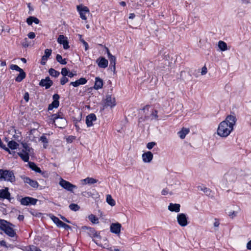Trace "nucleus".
<instances>
[{"label":"nucleus","instance_id":"obj_11","mask_svg":"<svg viewBox=\"0 0 251 251\" xmlns=\"http://www.w3.org/2000/svg\"><path fill=\"white\" fill-rule=\"evenodd\" d=\"M60 97L57 94H55L53 95L52 99L53 101L49 105L48 110H52L53 108H57L59 105V99Z\"/></svg>","mask_w":251,"mask_h":251},{"label":"nucleus","instance_id":"obj_3","mask_svg":"<svg viewBox=\"0 0 251 251\" xmlns=\"http://www.w3.org/2000/svg\"><path fill=\"white\" fill-rule=\"evenodd\" d=\"M0 179L11 183H13L16 181L15 176L13 171L3 169H0Z\"/></svg>","mask_w":251,"mask_h":251},{"label":"nucleus","instance_id":"obj_50","mask_svg":"<svg viewBox=\"0 0 251 251\" xmlns=\"http://www.w3.org/2000/svg\"><path fill=\"white\" fill-rule=\"evenodd\" d=\"M22 46L24 47H27L29 46V43L27 38L24 39L22 43Z\"/></svg>","mask_w":251,"mask_h":251},{"label":"nucleus","instance_id":"obj_49","mask_svg":"<svg viewBox=\"0 0 251 251\" xmlns=\"http://www.w3.org/2000/svg\"><path fill=\"white\" fill-rule=\"evenodd\" d=\"M51 54V50L50 49H46L45 50V55L44 56H46L49 58Z\"/></svg>","mask_w":251,"mask_h":251},{"label":"nucleus","instance_id":"obj_7","mask_svg":"<svg viewBox=\"0 0 251 251\" xmlns=\"http://www.w3.org/2000/svg\"><path fill=\"white\" fill-rule=\"evenodd\" d=\"M116 105L115 99L112 97L111 95H106L104 100V104L103 105V109L110 107L111 108L115 106Z\"/></svg>","mask_w":251,"mask_h":251},{"label":"nucleus","instance_id":"obj_25","mask_svg":"<svg viewBox=\"0 0 251 251\" xmlns=\"http://www.w3.org/2000/svg\"><path fill=\"white\" fill-rule=\"evenodd\" d=\"M189 132L190 130L189 128L183 127L180 131L178 132V135L181 139H183Z\"/></svg>","mask_w":251,"mask_h":251},{"label":"nucleus","instance_id":"obj_38","mask_svg":"<svg viewBox=\"0 0 251 251\" xmlns=\"http://www.w3.org/2000/svg\"><path fill=\"white\" fill-rule=\"evenodd\" d=\"M151 115V116L152 120H155L156 121H158V111L156 109H154L152 111Z\"/></svg>","mask_w":251,"mask_h":251},{"label":"nucleus","instance_id":"obj_39","mask_svg":"<svg viewBox=\"0 0 251 251\" xmlns=\"http://www.w3.org/2000/svg\"><path fill=\"white\" fill-rule=\"evenodd\" d=\"M24 149L25 151L28 152V154H31L33 152V149L31 148H30L26 143H24L23 144Z\"/></svg>","mask_w":251,"mask_h":251},{"label":"nucleus","instance_id":"obj_55","mask_svg":"<svg viewBox=\"0 0 251 251\" xmlns=\"http://www.w3.org/2000/svg\"><path fill=\"white\" fill-rule=\"evenodd\" d=\"M32 17H29L26 19V22L29 25H31L33 23V19H32Z\"/></svg>","mask_w":251,"mask_h":251},{"label":"nucleus","instance_id":"obj_54","mask_svg":"<svg viewBox=\"0 0 251 251\" xmlns=\"http://www.w3.org/2000/svg\"><path fill=\"white\" fill-rule=\"evenodd\" d=\"M207 72V68L205 66H203L201 69V74L202 75H205Z\"/></svg>","mask_w":251,"mask_h":251},{"label":"nucleus","instance_id":"obj_46","mask_svg":"<svg viewBox=\"0 0 251 251\" xmlns=\"http://www.w3.org/2000/svg\"><path fill=\"white\" fill-rule=\"evenodd\" d=\"M69 79L65 76H63V77L60 79V83L61 85H63L67 82H68Z\"/></svg>","mask_w":251,"mask_h":251},{"label":"nucleus","instance_id":"obj_22","mask_svg":"<svg viewBox=\"0 0 251 251\" xmlns=\"http://www.w3.org/2000/svg\"><path fill=\"white\" fill-rule=\"evenodd\" d=\"M10 196V193L8 192V188H5L4 189L0 190V199H9Z\"/></svg>","mask_w":251,"mask_h":251},{"label":"nucleus","instance_id":"obj_12","mask_svg":"<svg viewBox=\"0 0 251 251\" xmlns=\"http://www.w3.org/2000/svg\"><path fill=\"white\" fill-rule=\"evenodd\" d=\"M57 42L59 44H61L63 46L65 50H67L69 48V42L67 38L63 35H60L57 39Z\"/></svg>","mask_w":251,"mask_h":251},{"label":"nucleus","instance_id":"obj_64","mask_svg":"<svg viewBox=\"0 0 251 251\" xmlns=\"http://www.w3.org/2000/svg\"><path fill=\"white\" fill-rule=\"evenodd\" d=\"M0 245L3 247H6V242L4 240H2V241H0Z\"/></svg>","mask_w":251,"mask_h":251},{"label":"nucleus","instance_id":"obj_9","mask_svg":"<svg viewBox=\"0 0 251 251\" xmlns=\"http://www.w3.org/2000/svg\"><path fill=\"white\" fill-rule=\"evenodd\" d=\"M59 185L63 188L71 192H72L74 189L76 188V186L75 185H73L69 181L63 179H61L60 181Z\"/></svg>","mask_w":251,"mask_h":251},{"label":"nucleus","instance_id":"obj_35","mask_svg":"<svg viewBox=\"0 0 251 251\" xmlns=\"http://www.w3.org/2000/svg\"><path fill=\"white\" fill-rule=\"evenodd\" d=\"M56 59L58 62L62 65H65L67 64L66 59H63L62 56L60 54H57Z\"/></svg>","mask_w":251,"mask_h":251},{"label":"nucleus","instance_id":"obj_27","mask_svg":"<svg viewBox=\"0 0 251 251\" xmlns=\"http://www.w3.org/2000/svg\"><path fill=\"white\" fill-rule=\"evenodd\" d=\"M103 86V81L99 77H96L94 85V88L96 90H98L102 88Z\"/></svg>","mask_w":251,"mask_h":251},{"label":"nucleus","instance_id":"obj_43","mask_svg":"<svg viewBox=\"0 0 251 251\" xmlns=\"http://www.w3.org/2000/svg\"><path fill=\"white\" fill-rule=\"evenodd\" d=\"M79 84V85H84L87 83V79L84 77H81L78 80H76Z\"/></svg>","mask_w":251,"mask_h":251},{"label":"nucleus","instance_id":"obj_8","mask_svg":"<svg viewBox=\"0 0 251 251\" xmlns=\"http://www.w3.org/2000/svg\"><path fill=\"white\" fill-rule=\"evenodd\" d=\"M176 219L178 224L181 226H185L188 224V217L184 213L177 214Z\"/></svg>","mask_w":251,"mask_h":251},{"label":"nucleus","instance_id":"obj_51","mask_svg":"<svg viewBox=\"0 0 251 251\" xmlns=\"http://www.w3.org/2000/svg\"><path fill=\"white\" fill-rule=\"evenodd\" d=\"M61 227H63L64 229H67V230L71 229V227L70 226L66 224L65 223H64L63 222H62V223L61 225Z\"/></svg>","mask_w":251,"mask_h":251},{"label":"nucleus","instance_id":"obj_23","mask_svg":"<svg viewBox=\"0 0 251 251\" xmlns=\"http://www.w3.org/2000/svg\"><path fill=\"white\" fill-rule=\"evenodd\" d=\"M94 192L93 193L91 191H84L81 193V195L83 197H92L93 198H98V194L97 193V192L95 190Z\"/></svg>","mask_w":251,"mask_h":251},{"label":"nucleus","instance_id":"obj_26","mask_svg":"<svg viewBox=\"0 0 251 251\" xmlns=\"http://www.w3.org/2000/svg\"><path fill=\"white\" fill-rule=\"evenodd\" d=\"M109 60L110 61V69L112 72L115 73L116 60V57H112V58H109Z\"/></svg>","mask_w":251,"mask_h":251},{"label":"nucleus","instance_id":"obj_6","mask_svg":"<svg viewBox=\"0 0 251 251\" xmlns=\"http://www.w3.org/2000/svg\"><path fill=\"white\" fill-rule=\"evenodd\" d=\"M76 9L79 14L81 19L83 20L86 21L87 19V15L90 14L89 8L81 4L76 6Z\"/></svg>","mask_w":251,"mask_h":251},{"label":"nucleus","instance_id":"obj_29","mask_svg":"<svg viewBox=\"0 0 251 251\" xmlns=\"http://www.w3.org/2000/svg\"><path fill=\"white\" fill-rule=\"evenodd\" d=\"M29 167L33 171H34L36 173H42L40 168H39L34 162H28Z\"/></svg>","mask_w":251,"mask_h":251},{"label":"nucleus","instance_id":"obj_61","mask_svg":"<svg viewBox=\"0 0 251 251\" xmlns=\"http://www.w3.org/2000/svg\"><path fill=\"white\" fill-rule=\"evenodd\" d=\"M30 251H41L37 247L32 246L30 248Z\"/></svg>","mask_w":251,"mask_h":251},{"label":"nucleus","instance_id":"obj_58","mask_svg":"<svg viewBox=\"0 0 251 251\" xmlns=\"http://www.w3.org/2000/svg\"><path fill=\"white\" fill-rule=\"evenodd\" d=\"M70 85H72V86H73L75 87H78L79 86L77 80H76L75 81L71 82L70 83Z\"/></svg>","mask_w":251,"mask_h":251},{"label":"nucleus","instance_id":"obj_24","mask_svg":"<svg viewBox=\"0 0 251 251\" xmlns=\"http://www.w3.org/2000/svg\"><path fill=\"white\" fill-rule=\"evenodd\" d=\"M29 154L28 152L25 151L24 150H23L21 152L18 153L19 156L25 162H28L29 160Z\"/></svg>","mask_w":251,"mask_h":251},{"label":"nucleus","instance_id":"obj_32","mask_svg":"<svg viewBox=\"0 0 251 251\" xmlns=\"http://www.w3.org/2000/svg\"><path fill=\"white\" fill-rule=\"evenodd\" d=\"M218 47L222 51H225L227 50L226 43L223 41H220L218 42Z\"/></svg>","mask_w":251,"mask_h":251},{"label":"nucleus","instance_id":"obj_37","mask_svg":"<svg viewBox=\"0 0 251 251\" xmlns=\"http://www.w3.org/2000/svg\"><path fill=\"white\" fill-rule=\"evenodd\" d=\"M88 219L93 224L99 223V219L93 214L90 215L88 216Z\"/></svg>","mask_w":251,"mask_h":251},{"label":"nucleus","instance_id":"obj_36","mask_svg":"<svg viewBox=\"0 0 251 251\" xmlns=\"http://www.w3.org/2000/svg\"><path fill=\"white\" fill-rule=\"evenodd\" d=\"M18 146H19V144L17 142H16L15 141H11L8 143V146L11 149H13V150L16 149L17 148Z\"/></svg>","mask_w":251,"mask_h":251},{"label":"nucleus","instance_id":"obj_34","mask_svg":"<svg viewBox=\"0 0 251 251\" xmlns=\"http://www.w3.org/2000/svg\"><path fill=\"white\" fill-rule=\"evenodd\" d=\"M106 201L111 206H113L115 205V201L112 198L110 195L106 196Z\"/></svg>","mask_w":251,"mask_h":251},{"label":"nucleus","instance_id":"obj_31","mask_svg":"<svg viewBox=\"0 0 251 251\" xmlns=\"http://www.w3.org/2000/svg\"><path fill=\"white\" fill-rule=\"evenodd\" d=\"M50 219L52 220V221L56 225V226L61 227V225L63 222L60 221L57 217H55L54 215L50 216Z\"/></svg>","mask_w":251,"mask_h":251},{"label":"nucleus","instance_id":"obj_42","mask_svg":"<svg viewBox=\"0 0 251 251\" xmlns=\"http://www.w3.org/2000/svg\"><path fill=\"white\" fill-rule=\"evenodd\" d=\"M69 208L71 210L73 211H76L79 209L80 207L77 204L71 203L69 205Z\"/></svg>","mask_w":251,"mask_h":251},{"label":"nucleus","instance_id":"obj_45","mask_svg":"<svg viewBox=\"0 0 251 251\" xmlns=\"http://www.w3.org/2000/svg\"><path fill=\"white\" fill-rule=\"evenodd\" d=\"M69 71L66 68H63L61 70V74L63 76H67L69 75Z\"/></svg>","mask_w":251,"mask_h":251},{"label":"nucleus","instance_id":"obj_16","mask_svg":"<svg viewBox=\"0 0 251 251\" xmlns=\"http://www.w3.org/2000/svg\"><path fill=\"white\" fill-rule=\"evenodd\" d=\"M23 179L25 183L28 184L31 187L34 188H37L39 186L37 181L32 180L28 177H23Z\"/></svg>","mask_w":251,"mask_h":251},{"label":"nucleus","instance_id":"obj_21","mask_svg":"<svg viewBox=\"0 0 251 251\" xmlns=\"http://www.w3.org/2000/svg\"><path fill=\"white\" fill-rule=\"evenodd\" d=\"M180 205L178 203H170L168 206V210L172 212H178L180 211Z\"/></svg>","mask_w":251,"mask_h":251},{"label":"nucleus","instance_id":"obj_59","mask_svg":"<svg viewBox=\"0 0 251 251\" xmlns=\"http://www.w3.org/2000/svg\"><path fill=\"white\" fill-rule=\"evenodd\" d=\"M0 147L7 151H9V149L6 147L5 145L3 144L1 141L0 142Z\"/></svg>","mask_w":251,"mask_h":251},{"label":"nucleus","instance_id":"obj_62","mask_svg":"<svg viewBox=\"0 0 251 251\" xmlns=\"http://www.w3.org/2000/svg\"><path fill=\"white\" fill-rule=\"evenodd\" d=\"M106 50H107V55H108V59H109L110 58H112V57L114 56V55H113L112 54H111L110 53V52H109V50L108 48H106Z\"/></svg>","mask_w":251,"mask_h":251},{"label":"nucleus","instance_id":"obj_56","mask_svg":"<svg viewBox=\"0 0 251 251\" xmlns=\"http://www.w3.org/2000/svg\"><path fill=\"white\" fill-rule=\"evenodd\" d=\"M29 94L28 92H26L25 93L24 99L25 100L26 102L28 101L29 100Z\"/></svg>","mask_w":251,"mask_h":251},{"label":"nucleus","instance_id":"obj_52","mask_svg":"<svg viewBox=\"0 0 251 251\" xmlns=\"http://www.w3.org/2000/svg\"><path fill=\"white\" fill-rule=\"evenodd\" d=\"M48 58L46 56H44V55L42 56V59H41V64L42 65H44L46 63V61H47Z\"/></svg>","mask_w":251,"mask_h":251},{"label":"nucleus","instance_id":"obj_48","mask_svg":"<svg viewBox=\"0 0 251 251\" xmlns=\"http://www.w3.org/2000/svg\"><path fill=\"white\" fill-rule=\"evenodd\" d=\"M80 40L82 43L83 45L84 46L85 50H87L89 48L88 44L86 42H85L83 39L81 38V35H80Z\"/></svg>","mask_w":251,"mask_h":251},{"label":"nucleus","instance_id":"obj_40","mask_svg":"<svg viewBox=\"0 0 251 251\" xmlns=\"http://www.w3.org/2000/svg\"><path fill=\"white\" fill-rule=\"evenodd\" d=\"M40 141L44 144V148H46L47 146V144L48 143V140L47 137L45 135H42L40 138Z\"/></svg>","mask_w":251,"mask_h":251},{"label":"nucleus","instance_id":"obj_14","mask_svg":"<svg viewBox=\"0 0 251 251\" xmlns=\"http://www.w3.org/2000/svg\"><path fill=\"white\" fill-rule=\"evenodd\" d=\"M122 226L119 223H112L110 225V230L112 233L116 234H120Z\"/></svg>","mask_w":251,"mask_h":251},{"label":"nucleus","instance_id":"obj_10","mask_svg":"<svg viewBox=\"0 0 251 251\" xmlns=\"http://www.w3.org/2000/svg\"><path fill=\"white\" fill-rule=\"evenodd\" d=\"M37 201V199L31 197H26L24 198H22L20 200V202L21 204L23 205H28L29 204L35 205Z\"/></svg>","mask_w":251,"mask_h":251},{"label":"nucleus","instance_id":"obj_4","mask_svg":"<svg viewBox=\"0 0 251 251\" xmlns=\"http://www.w3.org/2000/svg\"><path fill=\"white\" fill-rule=\"evenodd\" d=\"M237 179L236 171H231L226 173L222 179V181L226 185L235 182Z\"/></svg>","mask_w":251,"mask_h":251},{"label":"nucleus","instance_id":"obj_63","mask_svg":"<svg viewBox=\"0 0 251 251\" xmlns=\"http://www.w3.org/2000/svg\"><path fill=\"white\" fill-rule=\"evenodd\" d=\"M247 248L249 250H251V240L247 244Z\"/></svg>","mask_w":251,"mask_h":251},{"label":"nucleus","instance_id":"obj_44","mask_svg":"<svg viewBox=\"0 0 251 251\" xmlns=\"http://www.w3.org/2000/svg\"><path fill=\"white\" fill-rule=\"evenodd\" d=\"M10 69L13 70H16L18 72H20L23 70L22 69L20 68L18 65H11L10 66Z\"/></svg>","mask_w":251,"mask_h":251},{"label":"nucleus","instance_id":"obj_33","mask_svg":"<svg viewBox=\"0 0 251 251\" xmlns=\"http://www.w3.org/2000/svg\"><path fill=\"white\" fill-rule=\"evenodd\" d=\"M49 73L51 76L55 77H58L60 75V73L59 72L52 68L49 69Z\"/></svg>","mask_w":251,"mask_h":251},{"label":"nucleus","instance_id":"obj_18","mask_svg":"<svg viewBox=\"0 0 251 251\" xmlns=\"http://www.w3.org/2000/svg\"><path fill=\"white\" fill-rule=\"evenodd\" d=\"M142 157L144 162L150 163L153 159V154L151 151H147L144 153Z\"/></svg>","mask_w":251,"mask_h":251},{"label":"nucleus","instance_id":"obj_41","mask_svg":"<svg viewBox=\"0 0 251 251\" xmlns=\"http://www.w3.org/2000/svg\"><path fill=\"white\" fill-rule=\"evenodd\" d=\"M239 209H240L239 208L238 210L237 211H231L229 212L228 213V215L230 218L233 219L234 218L237 216V214L238 213V212L239 211Z\"/></svg>","mask_w":251,"mask_h":251},{"label":"nucleus","instance_id":"obj_57","mask_svg":"<svg viewBox=\"0 0 251 251\" xmlns=\"http://www.w3.org/2000/svg\"><path fill=\"white\" fill-rule=\"evenodd\" d=\"M169 193V190L167 188H165L162 190V191L161 192V194L162 195L165 196V195H167Z\"/></svg>","mask_w":251,"mask_h":251},{"label":"nucleus","instance_id":"obj_2","mask_svg":"<svg viewBox=\"0 0 251 251\" xmlns=\"http://www.w3.org/2000/svg\"><path fill=\"white\" fill-rule=\"evenodd\" d=\"M15 226L6 220L0 219V229L10 237H14L16 234V231L13 229Z\"/></svg>","mask_w":251,"mask_h":251},{"label":"nucleus","instance_id":"obj_28","mask_svg":"<svg viewBox=\"0 0 251 251\" xmlns=\"http://www.w3.org/2000/svg\"><path fill=\"white\" fill-rule=\"evenodd\" d=\"M198 189L199 190L202 191L207 196H210L211 193V191L210 189L203 185L199 186Z\"/></svg>","mask_w":251,"mask_h":251},{"label":"nucleus","instance_id":"obj_17","mask_svg":"<svg viewBox=\"0 0 251 251\" xmlns=\"http://www.w3.org/2000/svg\"><path fill=\"white\" fill-rule=\"evenodd\" d=\"M97 118L95 114L92 113L88 115L86 118V124L88 127L93 126V122L96 121Z\"/></svg>","mask_w":251,"mask_h":251},{"label":"nucleus","instance_id":"obj_5","mask_svg":"<svg viewBox=\"0 0 251 251\" xmlns=\"http://www.w3.org/2000/svg\"><path fill=\"white\" fill-rule=\"evenodd\" d=\"M50 120V123L54 124L56 126L59 128H62V126H64L66 124L65 119L60 117V116L57 114L51 115Z\"/></svg>","mask_w":251,"mask_h":251},{"label":"nucleus","instance_id":"obj_19","mask_svg":"<svg viewBox=\"0 0 251 251\" xmlns=\"http://www.w3.org/2000/svg\"><path fill=\"white\" fill-rule=\"evenodd\" d=\"M97 63L99 67L105 68L108 66V61L103 57H100L97 60Z\"/></svg>","mask_w":251,"mask_h":251},{"label":"nucleus","instance_id":"obj_1","mask_svg":"<svg viewBox=\"0 0 251 251\" xmlns=\"http://www.w3.org/2000/svg\"><path fill=\"white\" fill-rule=\"evenodd\" d=\"M236 122V117L234 115H228L225 120L219 125L217 128V134L222 137L228 136L233 129V126Z\"/></svg>","mask_w":251,"mask_h":251},{"label":"nucleus","instance_id":"obj_53","mask_svg":"<svg viewBox=\"0 0 251 251\" xmlns=\"http://www.w3.org/2000/svg\"><path fill=\"white\" fill-rule=\"evenodd\" d=\"M27 36L29 38L32 39L35 37V34L33 32H30L28 34Z\"/></svg>","mask_w":251,"mask_h":251},{"label":"nucleus","instance_id":"obj_15","mask_svg":"<svg viewBox=\"0 0 251 251\" xmlns=\"http://www.w3.org/2000/svg\"><path fill=\"white\" fill-rule=\"evenodd\" d=\"M52 84L53 82L49 76L46 77L45 79H42L39 83L40 86L45 87L46 89L49 88Z\"/></svg>","mask_w":251,"mask_h":251},{"label":"nucleus","instance_id":"obj_13","mask_svg":"<svg viewBox=\"0 0 251 251\" xmlns=\"http://www.w3.org/2000/svg\"><path fill=\"white\" fill-rule=\"evenodd\" d=\"M82 229L83 230H87V233L91 237H99L100 238V236L99 234L97 233V232L95 230L94 228L86 226H83L82 227Z\"/></svg>","mask_w":251,"mask_h":251},{"label":"nucleus","instance_id":"obj_30","mask_svg":"<svg viewBox=\"0 0 251 251\" xmlns=\"http://www.w3.org/2000/svg\"><path fill=\"white\" fill-rule=\"evenodd\" d=\"M19 73V74L15 78V80L19 82L22 81L25 77L26 75L25 73L24 72L23 70Z\"/></svg>","mask_w":251,"mask_h":251},{"label":"nucleus","instance_id":"obj_47","mask_svg":"<svg viewBox=\"0 0 251 251\" xmlns=\"http://www.w3.org/2000/svg\"><path fill=\"white\" fill-rule=\"evenodd\" d=\"M156 143L154 142H149L147 144V148L149 149V150H151L152 149L154 146L156 145Z\"/></svg>","mask_w":251,"mask_h":251},{"label":"nucleus","instance_id":"obj_20","mask_svg":"<svg viewBox=\"0 0 251 251\" xmlns=\"http://www.w3.org/2000/svg\"><path fill=\"white\" fill-rule=\"evenodd\" d=\"M98 181V180L95 179L92 177H88L85 179H81L80 180L81 184L83 185L86 184H93L97 183Z\"/></svg>","mask_w":251,"mask_h":251},{"label":"nucleus","instance_id":"obj_60","mask_svg":"<svg viewBox=\"0 0 251 251\" xmlns=\"http://www.w3.org/2000/svg\"><path fill=\"white\" fill-rule=\"evenodd\" d=\"M32 19H33V23H34L36 24H38L39 23V20L37 18L32 17Z\"/></svg>","mask_w":251,"mask_h":251}]
</instances>
